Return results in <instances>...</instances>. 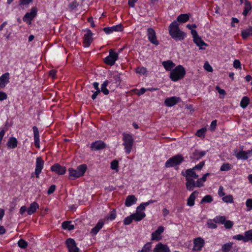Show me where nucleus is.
<instances>
[{"instance_id":"obj_1","label":"nucleus","mask_w":252,"mask_h":252,"mask_svg":"<svg viewBox=\"0 0 252 252\" xmlns=\"http://www.w3.org/2000/svg\"><path fill=\"white\" fill-rule=\"evenodd\" d=\"M168 30L170 35L176 41L183 40L186 36V33L180 30L179 24L176 21H174L170 24Z\"/></svg>"},{"instance_id":"obj_2","label":"nucleus","mask_w":252,"mask_h":252,"mask_svg":"<svg viewBox=\"0 0 252 252\" xmlns=\"http://www.w3.org/2000/svg\"><path fill=\"white\" fill-rule=\"evenodd\" d=\"M182 174L186 177L187 189L189 191L192 190L196 187V182L194 179H198L199 176L192 168L186 170L185 173L182 172Z\"/></svg>"},{"instance_id":"obj_3","label":"nucleus","mask_w":252,"mask_h":252,"mask_svg":"<svg viewBox=\"0 0 252 252\" xmlns=\"http://www.w3.org/2000/svg\"><path fill=\"white\" fill-rule=\"evenodd\" d=\"M87 169V166L85 164L79 165L76 169L69 168L68 169L69 172V178L71 180H74L80 177L84 176Z\"/></svg>"},{"instance_id":"obj_4","label":"nucleus","mask_w":252,"mask_h":252,"mask_svg":"<svg viewBox=\"0 0 252 252\" xmlns=\"http://www.w3.org/2000/svg\"><path fill=\"white\" fill-rule=\"evenodd\" d=\"M186 74L184 67L181 65L177 66L170 72V78L173 81H177L182 79Z\"/></svg>"},{"instance_id":"obj_5","label":"nucleus","mask_w":252,"mask_h":252,"mask_svg":"<svg viewBox=\"0 0 252 252\" xmlns=\"http://www.w3.org/2000/svg\"><path fill=\"white\" fill-rule=\"evenodd\" d=\"M123 140L124 141V145L127 154H129L132 148L134 140L132 136L128 133H124L123 134Z\"/></svg>"},{"instance_id":"obj_6","label":"nucleus","mask_w":252,"mask_h":252,"mask_svg":"<svg viewBox=\"0 0 252 252\" xmlns=\"http://www.w3.org/2000/svg\"><path fill=\"white\" fill-rule=\"evenodd\" d=\"M118 59V54L115 52L112 49L109 50V56L104 59L105 63L109 65H113Z\"/></svg>"},{"instance_id":"obj_7","label":"nucleus","mask_w":252,"mask_h":252,"mask_svg":"<svg viewBox=\"0 0 252 252\" xmlns=\"http://www.w3.org/2000/svg\"><path fill=\"white\" fill-rule=\"evenodd\" d=\"M147 36L151 43L156 45L159 44V42L157 39L156 32L153 28H149L147 29Z\"/></svg>"},{"instance_id":"obj_8","label":"nucleus","mask_w":252,"mask_h":252,"mask_svg":"<svg viewBox=\"0 0 252 252\" xmlns=\"http://www.w3.org/2000/svg\"><path fill=\"white\" fill-rule=\"evenodd\" d=\"M66 244L69 252H79V249L77 247L76 242L73 239H67L66 240Z\"/></svg>"},{"instance_id":"obj_9","label":"nucleus","mask_w":252,"mask_h":252,"mask_svg":"<svg viewBox=\"0 0 252 252\" xmlns=\"http://www.w3.org/2000/svg\"><path fill=\"white\" fill-rule=\"evenodd\" d=\"M37 12V9L35 7H33L31 9L30 12L27 13L23 18V20L24 22H29L31 23V21L36 16Z\"/></svg>"},{"instance_id":"obj_10","label":"nucleus","mask_w":252,"mask_h":252,"mask_svg":"<svg viewBox=\"0 0 252 252\" xmlns=\"http://www.w3.org/2000/svg\"><path fill=\"white\" fill-rule=\"evenodd\" d=\"M106 144L101 140H97L93 142L90 146V148L92 150L99 151L104 149Z\"/></svg>"},{"instance_id":"obj_11","label":"nucleus","mask_w":252,"mask_h":252,"mask_svg":"<svg viewBox=\"0 0 252 252\" xmlns=\"http://www.w3.org/2000/svg\"><path fill=\"white\" fill-rule=\"evenodd\" d=\"M93 33L90 30L86 31V33L84 34L83 39L84 46L86 47H88L93 41Z\"/></svg>"},{"instance_id":"obj_12","label":"nucleus","mask_w":252,"mask_h":252,"mask_svg":"<svg viewBox=\"0 0 252 252\" xmlns=\"http://www.w3.org/2000/svg\"><path fill=\"white\" fill-rule=\"evenodd\" d=\"M52 171L56 173L58 175H63L66 172V168L61 165L59 163H55L51 167Z\"/></svg>"},{"instance_id":"obj_13","label":"nucleus","mask_w":252,"mask_h":252,"mask_svg":"<svg viewBox=\"0 0 252 252\" xmlns=\"http://www.w3.org/2000/svg\"><path fill=\"white\" fill-rule=\"evenodd\" d=\"M184 158H169L165 162V166L166 168L175 167L179 165L183 160Z\"/></svg>"},{"instance_id":"obj_14","label":"nucleus","mask_w":252,"mask_h":252,"mask_svg":"<svg viewBox=\"0 0 252 252\" xmlns=\"http://www.w3.org/2000/svg\"><path fill=\"white\" fill-rule=\"evenodd\" d=\"M181 99L179 97L171 96L167 98L164 101L165 105L167 107H172L179 102H180Z\"/></svg>"},{"instance_id":"obj_15","label":"nucleus","mask_w":252,"mask_h":252,"mask_svg":"<svg viewBox=\"0 0 252 252\" xmlns=\"http://www.w3.org/2000/svg\"><path fill=\"white\" fill-rule=\"evenodd\" d=\"M103 30L106 34H110L113 32H121L123 31V27L122 24H119L111 27L104 28Z\"/></svg>"},{"instance_id":"obj_16","label":"nucleus","mask_w":252,"mask_h":252,"mask_svg":"<svg viewBox=\"0 0 252 252\" xmlns=\"http://www.w3.org/2000/svg\"><path fill=\"white\" fill-rule=\"evenodd\" d=\"M44 161L42 158H36V167L35 169V174L36 178H39V174L43 168Z\"/></svg>"},{"instance_id":"obj_17","label":"nucleus","mask_w":252,"mask_h":252,"mask_svg":"<svg viewBox=\"0 0 252 252\" xmlns=\"http://www.w3.org/2000/svg\"><path fill=\"white\" fill-rule=\"evenodd\" d=\"M164 228L162 226H159L158 229L152 234V240L159 241L161 239L160 235L164 231Z\"/></svg>"},{"instance_id":"obj_18","label":"nucleus","mask_w":252,"mask_h":252,"mask_svg":"<svg viewBox=\"0 0 252 252\" xmlns=\"http://www.w3.org/2000/svg\"><path fill=\"white\" fill-rule=\"evenodd\" d=\"M204 241L200 237L196 238L194 240L193 250L194 251H199L204 245Z\"/></svg>"},{"instance_id":"obj_19","label":"nucleus","mask_w":252,"mask_h":252,"mask_svg":"<svg viewBox=\"0 0 252 252\" xmlns=\"http://www.w3.org/2000/svg\"><path fill=\"white\" fill-rule=\"evenodd\" d=\"M235 156L236 158H248L252 156V148L247 151H243L237 152L236 150L235 151Z\"/></svg>"},{"instance_id":"obj_20","label":"nucleus","mask_w":252,"mask_h":252,"mask_svg":"<svg viewBox=\"0 0 252 252\" xmlns=\"http://www.w3.org/2000/svg\"><path fill=\"white\" fill-rule=\"evenodd\" d=\"M9 74L7 72L0 77V89L4 88L9 82Z\"/></svg>"},{"instance_id":"obj_21","label":"nucleus","mask_w":252,"mask_h":252,"mask_svg":"<svg viewBox=\"0 0 252 252\" xmlns=\"http://www.w3.org/2000/svg\"><path fill=\"white\" fill-rule=\"evenodd\" d=\"M154 252H170L169 248L161 243L156 245L153 250Z\"/></svg>"},{"instance_id":"obj_22","label":"nucleus","mask_w":252,"mask_h":252,"mask_svg":"<svg viewBox=\"0 0 252 252\" xmlns=\"http://www.w3.org/2000/svg\"><path fill=\"white\" fill-rule=\"evenodd\" d=\"M33 134H34V144L36 147H39V134L37 127L35 126L32 127Z\"/></svg>"},{"instance_id":"obj_23","label":"nucleus","mask_w":252,"mask_h":252,"mask_svg":"<svg viewBox=\"0 0 252 252\" xmlns=\"http://www.w3.org/2000/svg\"><path fill=\"white\" fill-rule=\"evenodd\" d=\"M137 198L134 195H128L126 197L125 201V205L126 207H130L135 204L137 201Z\"/></svg>"},{"instance_id":"obj_24","label":"nucleus","mask_w":252,"mask_h":252,"mask_svg":"<svg viewBox=\"0 0 252 252\" xmlns=\"http://www.w3.org/2000/svg\"><path fill=\"white\" fill-rule=\"evenodd\" d=\"M145 216V213L140 211H137L135 213L131 214V217H132L133 220L137 221L142 220Z\"/></svg>"},{"instance_id":"obj_25","label":"nucleus","mask_w":252,"mask_h":252,"mask_svg":"<svg viewBox=\"0 0 252 252\" xmlns=\"http://www.w3.org/2000/svg\"><path fill=\"white\" fill-rule=\"evenodd\" d=\"M39 208V205L36 202H33L30 204V207L27 209V213L31 215L34 213L36 210Z\"/></svg>"},{"instance_id":"obj_26","label":"nucleus","mask_w":252,"mask_h":252,"mask_svg":"<svg viewBox=\"0 0 252 252\" xmlns=\"http://www.w3.org/2000/svg\"><path fill=\"white\" fill-rule=\"evenodd\" d=\"M210 175V173H207L200 179L196 181V187L200 188L203 186V183L206 181L207 177Z\"/></svg>"},{"instance_id":"obj_27","label":"nucleus","mask_w":252,"mask_h":252,"mask_svg":"<svg viewBox=\"0 0 252 252\" xmlns=\"http://www.w3.org/2000/svg\"><path fill=\"white\" fill-rule=\"evenodd\" d=\"M162 64L164 68L167 71L171 70L175 65V63L171 60L164 61L162 63Z\"/></svg>"},{"instance_id":"obj_28","label":"nucleus","mask_w":252,"mask_h":252,"mask_svg":"<svg viewBox=\"0 0 252 252\" xmlns=\"http://www.w3.org/2000/svg\"><path fill=\"white\" fill-rule=\"evenodd\" d=\"M189 14H182L178 16L177 18V22L185 23L187 22L189 18Z\"/></svg>"},{"instance_id":"obj_29","label":"nucleus","mask_w":252,"mask_h":252,"mask_svg":"<svg viewBox=\"0 0 252 252\" xmlns=\"http://www.w3.org/2000/svg\"><path fill=\"white\" fill-rule=\"evenodd\" d=\"M193 42L194 43L196 44L197 46L199 47L200 49H205V48H203L202 46H207V44L202 40L200 36L195 39H193Z\"/></svg>"},{"instance_id":"obj_30","label":"nucleus","mask_w":252,"mask_h":252,"mask_svg":"<svg viewBox=\"0 0 252 252\" xmlns=\"http://www.w3.org/2000/svg\"><path fill=\"white\" fill-rule=\"evenodd\" d=\"M17 140L15 137H10L7 141V145L10 148H15L17 145Z\"/></svg>"},{"instance_id":"obj_31","label":"nucleus","mask_w":252,"mask_h":252,"mask_svg":"<svg viewBox=\"0 0 252 252\" xmlns=\"http://www.w3.org/2000/svg\"><path fill=\"white\" fill-rule=\"evenodd\" d=\"M245 6L244 8V11L243 12V15L245 16H246L248 13V12L252 9V5L251 2L247 0H245L244 2Z\"/></svg>"},{"instance_id":"obj_32","label":"nucleus","mask_w":252,"mask_h":252,"mask_svg":"<svg viewBox=\"0 0 252 252\" xmlns=\"http://www.w3.org/2000/svg\"><path fill=\"white\" fill-rule=\"evenodd\" d=\"M104 223L102 221H99L95 226L93 228L91 231V233L93 235H96L99 230L103 226Z\"/></svg>"},{"instance_id":"obj_33","label":"nucleus","mask_w":252,"mask_h":252,"mask_svg":"<svg viewBox=\"0 0 252 252\" xmlns=\"http://www.w3.org/2000/svg\"><path fill=\"white\" fill-rule=\"evenodd\" d=\"M197 191H193L189 196L187 200V205L189 206H192L194 204V200L195 199V194L197 193Z\"/></svg>"},{"instance_id":"obj_34","label":"nucleus","mask_w":252,"mask_h":252,"mask_svg":"<svg viewBox=\"0 0 252 252\" xmlns=\"http://www.w3.org/2000/svg\"><path fill=\"white\" fill-rule=\"evenodd\" d=\"M250 99L247 96H244L241 100L240 106L242 108H246L250 103Z\"/></svg>"},{"instance_id":"obj_35","label":"nucleus","mask_w":252,"mask_h":252,"mask_svg":"<svg viewBox=\"0 0 252 252\" xmlns=\"http://www.w3.org/2000/svg\"><path fill=\"white\" fill-rule=\"evenodd\" d=\"M71 221H65L62 223V227L64 229L68 230H73L74 228V225L70 224Z\"/></svg>"},{"instance_id":"obj_36","label":"nucleus","mask_w":252,"mask_h":252,"mask_svg":"<svg viewBox=\"0 0 252 252\" xmlns=\"http://www.w3.org/2000/svg\"><path fill=\"white\" fill-rule=\"evenodd\" d=\"M108 84L109 81L108 80H105L101 86L100 92L101 91L105 95L108 94L109 93V90L106 88Z\"/></svg>"},{"instance_id":"obj_37","label":"nucleus","mask_w":252,"mask_h":252,"mask_svg":"<svg viewBox=\"0 0 252 252\" xmlns=\"http://www.w3.org/2000/svg\"><path fill=\"white\" fill-rule=\"evenodd\" d=\"M251 28H250V26L248 28L242 31L241 34L243 39L247 38L248 37L251 35Z\"/></svg>"},{"instance_id":"obj_38","label":"nucleus","mask_w":252,"mask_h":252,"mask_svg":"<svg viewBox=\"0 0 252 252\" xmlns=\"http://www.w3.org/2000/svg\"><path fill=\"white\" fill-rule=\"evenodd\" d=\"M213 197L211 195H206L202 198L200 201V203H211L213 201Z\"/></svg>"},{"instance_id":"obj_39","label":"nucleus","mask_w":252,"mask_h":252,"mask_svg":"<svg viewBox=\"0 0 252 252\" xmlns=\"http://www.w3.org/2000/svg\"><path fill=\"white\" fill-rule=\"evenodd\" d=\"M245 239L244 242L251 241L252 242V229L245 232Z\"/></svg>"},{"instance_id":"obj_40","label":"nucleus","mask_w":252,"mask_h":252,"mask_svg":"<svg viewBox=\"0 0 252 252\" xmlns=\"http://www.w3.org/2000/svg\"><path fill=\"white\" fill-rule=\"evenodd\" d=\"M18 246L21 249H26L28 246V243L24 239H21L17 243Z\"/></svg>"},{"instance_id":"obj_41","label":"nucleus","mask_w":252,"mask_h":252,"mask_svg":"<svg viewBox=\"0 0 252 252\" xmlns=\"http://www.w3.org/2000/svg\"><path fill=\"white\" fill-rule=\"evenodd\" d=\"M151 243H147L143 247L141 250H140V252H150L151 250Z\"/></svg>"},{"instance_id":"obj_42","label":"nucleus","mask_w":252,"mask_h":252,"mask_svg":"<svg viewBox=\"0 0 252 252\" xmlns=\"http://www.w3.org/2000/svg\"><path fill=\"white\" fill-rule=\"evenodd\" d=\"M232 243H226L222 246L221 250L223 252H228L232 248Z\"/></svg>"},{"instance_id":"obj_43","label":"nucleus","mask_w":252,"mask_h":252,"mask_svg":"<svg viewBox=\"0 0 252 252\" xmlns=\"http://www.w3.org/2000/svg\"><path fill=\"white\" fill-rule=\"evenodd\" d=\"M225 217L224 216H217L214 219V221L216 223H220L223 224L225 221Z\"/></svg>"},{"instance_id":"obj_44","label":"nucleus","mask_w":252,"mask_h":252,"mask_svg":"<svg viewBox=\"0 0 252 252\" xmlns=\"http://www.w3.org/2000/svg\"><path fill=\"white\" fill-rule=\"evenodd\" d=\"M118 164H119V161L118 160L115 159L113 160L111 162V168L112 170H115L116 172H117L118 171Z\"/></svg>"},{"instance_id":"obj_45","label":"nucleus","mask_w":252,"mask_h":252,"mask_svg":"<svg viewBox=\"0 0 252 252\" xmlns=\"http://www.w3.org/2000/svg\"><path fill=\"white\" fill-rule=\"evenodd\" d=\"M222 200L226 203H232L233 202V197L230 194L223 197Z\"/></svg>"},{"instance_id":"obj_46","label":"nucleus","mask_w":252,"mask_h":252,"mask_svg":"<svg viewBox=\"0 0 252 252\" xmlns=\"http://www.w3.org/2000/svg\"><path fill=\"white\" fill-rule=\"evenodd\" d=\"M205 151H200L197 150H195L194 152L193 153V156L194 157H202L206 155Z\"/></svg>"},{"instance_id":"obj_47","label":"nucleus","mask_w":252,"mask_h":252,"mask_svg":"<svg viewBox=\"0 0 252 252\" xmlns=\"http://www.w3.org/2000/svg\"><path fill=\"white\" fill-rule=\"evenodd\" d=\"M206 131V128L205 127H203L201 129H198L197 131L196 135L199 137H204L205 135Z\"/></svg>"},{"instance_id":"obj_48","label":"nucleus","mask_w":252,"mask_h":252,"mask_svg":"<svg viewBox=\"0 0 252 252\" xmlns=\"http://www.w3.org/2000/svg\"><path fill=\"white\" fill-rule=\"evenodd\" d=\"M232 168V166L228 163H223L220 167V170L221 171H228Z\"/></svg>"},{"instance_id":"obj_49","label":"nucleus","mask_w":252,"mask_h":252,"mask_svg":"<svg viewBox=\"0 0 252 252\" xmlns=\"http://www.w3.org/2000/svg\"><path fill=\"white\" fill-rule=\"evenodd\" d=\"M136 72L137 73L145 75L147 74V69L145 67H137L136 69Z\"/></svg>"},{"instance_id":"obj_50","label":"nucleus","mask_w":252,"mask_h":252,"mask_svg":"<svg viewBox=\"0 0 252 252\" xmlns=\"http://www.w3.org/2000/svg\"><path fill=\"white\" fill-rule=\"evenodd\" d=\"M133 220L132 217H131V215L127 217L124 220V224L125 225H127L130 224L132 220Z\"/></svg>"},{"instance_id":"obj_51","label":"nucleus","mask_w":252,"mask_h":252,"mask_svg":"<svg viewBox=\"0 0 252 252\" xmlns=\"http://www.w3.org/2000/svg\"><path fill=\"white\" fill-rule=\"evenodd\" d=\"M32 0H19V5L27 6Z\"/></svg>"},{"instance_id":"obj_52","label":"nucleus","mask_w":252,"mask_h":252,"mask_svg":"<svg viewBox=\"0 0 252 252\" xmlns=\"http://www.w3.org/2000/svg\"><path fill=\"white\" fill-rule=\"evenodd\" d=\"M223 224H224L225 227L227 229L231 228L233 225V222L230 220H225V221Z\"/></svg>"},{"instance_id":"obj_53","label":"nucleus","mask_w":252,"mask_h":252,"mask_svg":"<svg viewBox=\"0 0 252 252\" xmlns=\"http://www.w3.org/2000/svg\"><path fill=\"white\" fill-rule=\"evenodd\" d=\"M116 213L115 209H113L110 212V216L108 217V219L110 220H113L116 218Z\"/></svg>"},{"instance_id":"obj_54","label":"nucleus","mask_w":252,"mask_h":252,"mask_svg":"<svg viewBox=\"0 0 252 252\" xmlns=\"http://www.w3.org/2000/svg\"><path fill=\"white\" fill-rule=\"evenodd\" d=\"M233 238L234 239L239 240V241L242 240L244 242V240H246L245 239V235L243 236V235H241V234H238L237 235H235L233 236Z\"/></svg>"},{"instance_id":"obj_55","label":"nucleus","mask_w":252,"mask_h":252,"mask_svg":"<svg viewBox=\"0 0 252 252\" xmlns=\"http://www.w3.org/2000/svg\"><path fill=\"white\" fill-rule=\"evenodd\" d=\"M204 67L206 70H207L209 72L213 71V68H212V66L209 64V63L208 62H206L204 63Z\"/></svg>"},{"instance_id":"obj_56","label":"nucleus","mask_w":252,"mask_h":252,"mask_svg":"<svg viewBox=\"0 0 252 252\" xmlns=\"http://www.w3.org/2000/svg\"><path fill=\"white\" fill-rule=\"evenodd\" d=\"M241 63L239 61V60H234V61L233 62V66H234V67H235V68H240V69H241Z\"/></svg>"},{"instance_id":"obj_57","label":"nucleus","mask_w":252,"mask_h":252,"mask_svg":"<svg viewBox=\"0 0 252 252\" xmlns=\"http://www.w3.org/2000/svg\"><path fill=\"white\" fill-rule=\"evenodd\" d=\"M204 165V163L203 161L200 162L198 164L195 165L194 167L192 168V169L195 170H200Z\"/></svg>"},{"instance_id":"obj_58","label":"nucleus","mask_w":252,"mask_h":252,"mask_svg":"<svg viewBox=\"0 0 252 252\" xmlns=\"http://www.w3.org/2000/svg\"><path fill=\"white\" fill-rule=\"evenodd\" d=\"M207 224L208 227L211 229H215L217 227V225L215 223L212 222L211 221H208L207 223Z\"/></svg>"},{"instance_id":"obj_59","label":"nucleus","mask_w":252,"mask_h":252,"mask_svg":"<svg viewBox=\"0 0 252 252\" xmlns=\"http://www.w3.org/2000/svg\"><path fill=\"white\" fill-rule=\"evenodd\" d=\"M246 205L249 208V210L252 209V199H248L247 200Z\"/></svg>"},{"instance_id":"obj_60","label":"nucleus","mask_w":252,"mask_h":252,"mask_svg":"<svg viewBox=\"0 0 252 252\" xmlns=\"http://www.w3.org/2000/svg\"><path fill=\"white\" fill-rule=\"evenodd\" d=\"M7 98V94L3 92H0V101L6 99Z\"/></svg>"},{"instance_id":"obj_61","label":"nucleus","mask_w":252,"mask_h":252,"mask_svg":"<svg viewBox=\"0 0 252 252\" xmlns=\"http://www.w3.org/2000/svg\"><path fill=\"white\" fill-rule=\"evenodd\" d=\"M55 189H56V186L54 185H51L47 191V194H51V193H53L54 192V191L55 190Z\"/></svg>"},{"instance_id":"obj_62","label":"nucleus","mask_w":252,"mask_h":252,"mask_svg":"<svg viewBox=\"0 0 252 252\" xmlns=\"http://www.w3.org/2000/svg\"><path fill=\"white\" fill-rule=\"evenodd\" d=\"M217 120H214L211 122V126H210V129L212 131H213L215 130V129L216 127L217 126Z\"/></svg>"},{"instance_id":"obj_63","label":"nucleus","mask_w":252,"mask_h":252,"mask_svg":"<svg viewBox=\"0 0 252 252\" xmlns=\"http://www.w3.org/2000/svg\"><path fill=\"white\" fill-rule=\"evenodd\" d=\"M216 90L220 94L225 95L226 94L225 91L223 89H220L219 86L216 87Z\"/></svg>"},{"instance_id":"obj_64","label":"nucleus","mask_w":252,"mask_h":252,"mask_svg":"<svg viewBox=\"0 0 252 252\" xmlns=\"http://www.w3.org/2000/svg\"><path fill=\"white\" fill-rule=\"evenodd\" d=\"M218 194L220 196H222L225 194L223 191V188L222 186H220L219 188Z\"/></svg>"}]
</instances>
